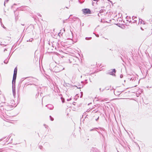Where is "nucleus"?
I'll list each match as a JSON object with an SVG mask.
<instances>
[{
	"mask_svg": "<svg viewBox=\"0 0 152 152\" xmlns=\"http://www.w3.org/2000/svg\"><path fill=\"white\" fill-rule=\"evenodd\" d=\"M17 68L16 67L14 69V74L12 80V93L14 96H15L16 94L15 89V80L17 77Z\"/></svg>",
	"mask_w": 152,
	"mask_h": 152,
	"instance_id": "obj_1",
	"label": "nucleus"
},
{
	"mask_svg": "<svg viewBox=\"0 0 152 152\" xmlns=\"http://www.w3.org/2000/svg\"><path fill=\"white\" fill-rule=\"evenodd\" d=\"M1 105L0 110L3 109V110L4 109L5 110L9 111L12 110V106H13V103L11 104L10 103H6L5 102H2Z\"/></svg>",
	"mask_w": 152,
	"mask_h": 152,
	"instance_id": "obj_2",
	"label": "nucleus"
},
{
	"mask_svg": "<svg viewBox=\"0 0 152 152\" xmlns=\"http://www.w3.org/2000/svg\"><path fill=\"white\" fill-rule=\"evenodd\" d=\"M64 69L62 66L60 65H58L57 66H56L54 68L55 72H59Z\"/></svg>",
	"mask_w": 152,
	"mask_h": 152,
	"instance_id": "obj_3",
	"label": "nucleus"
},
{
	"mask_svg": "<svg viewBox=\"0 0 152 152\" xmlns=\"http://www.w3.org/2000/svg\"><path fill=\"white\" fill-rule=\"evenodd\" d=\"M116 70L115 69H111L110 70L108 71V72H107V74H110V75L113 76H115V73H116Z\"/></svg>",
	"mask_w": 152,
	"mask_h": 152,
	"instance_id": "obj_4",
	"label": "nucleus"
},
{
	"mask_svg": "<svg viewBox=\"0 0 152 152\" xmlns=\"http://www.w3.org/2000/svg\"><path fill=\"white\" fill-rule=\"evenodd\" d=\"M82 10L83 12V13L85 15L87 14H90L91 13V12L90 10L89 9L86 8L83 9Z\"/></svg>",
	"mask_w": 152,
	"mask_h": 152,
	"instance_id": "obj_5",
	"label": "nucleus"
},
{
	"mask_svg": "<svg viewBox=\"0 0 152 152\" xmlns=\"http://www.w3.org/2000/svg\"><path fill=\"white\" fill-rule=\"evenodd\" d=\"M99 129L101 131H105V129L103 128L99 127V128H94L93 129H91L90 130V131H95L97 132L98 131L96 129Z\"/></svg>",
	"mask_w": 152,
	"mask_h": 152,
	"instance_id": "obj_6",
	"label": "nucleus"
},
{
	"mask_svg": "<svg viewBox=\"0 0 152 152\" xmlns=\"http://www.w3.org/2000/svg\"><path fill=\"white\" fill-rule=\"evenodd\" d=\"M50 110H52L53 108V106L51 104H49L46 106Z\"/></svg>",
	"mask_w": 152,
	"mask_h": 152,
	"instance_id": "obj_7",
	"label": "nucleus"
},
{
	"mask_svg": "<svg viewBox=\"0 0 152 152\" xmlns=\"http://www.w3.org/2000/svg\"><path fill=\"white\" fill-rule=\"evenodd\" d=\"M97 132L100 134V137H101V136H102L103 137L104 139V136L103 134V133L100 132H99V131H97Z\"/></svg>",
	"mask_w": 152,
	"mask_h": 152,
	"instance_id": "obj_8",
	"label": "nucleus"
},
{
	"mask_svg": "<svg viewBox=\"0 0 152 152\" xmlns=\"http://www.w3.org/2000/svg\"><path fill=\"white\" fill-rule=\"evenodd\" d=\"M27 78V77L23 78H22V79H23L22 81H23L24 79H25ZM28 78H29V79H28V80H32V79L33 78V77H28Z\"/></svg>",
	"mask_w": 152,
	"mask_h": 152,
	"instance_id": "obj_9",
	"label": "nucleus"
},
{
	"mask_svg": "<svg viewBox=\"0 0 152 152\" xmlns=\"http://www.w3.org/2000/svg\"><path fill=\"white\" fill-rule=\"evenodd\" d=\"M10 58V57H9V58H7V59H6L4 61V63L6 64H7L8 63L9 60Z\"/></svg>",
	"mask_w": 152,
	"mask_h": 152,
	"instance_id": "obj_10",
	"label": "nucleus"
},
{
	"mask_svg": "<svg viewBox=\"0 0 152 152\" xmlns=\"http://www.w3.org/2000/svg\"><path fill=\"white\" fill-rule=\"evenodd\" d=\"M129 79H130V80L134 81L136 80V78H135V77H132L131 78H129Z\"/></svg>",
	"mask_w": 152,
	"mask_h": 152,
	"instance_id": "obj_11",
	"label": "nucleus"
},
{
	"mask_svg": "<svg viewBox=\"0 0 152 152\" xmlns=\"http://www.w3.org/2000/svg\"><path fill=\"white\" fill-rule=\"evenodd\" d=\"M92 37H86L85 38V39L87 40H90L91 39Z\"/></svg>",
	"mask_w": 152,
	"mask_h": 152,
	"instance_id": "obj_12",
	"label": "nucleus"
},
{
	"mask_svg": "<svg viewBox=\"0 0 152 152\" xmlns=\"http://www.w3.org/2000/svg\"><path fill=\"white\" fill-rule=\"evenodd\" d=\"M104 12V10L102 9H101L99 11V13H103Z\"/></svg>",
	"mask_w": 152,
	"mask_h": 152,
	"instance_id": "obj_13",
	"label": "nucleus"
},
{
	"mask_svg": "<svg viewBox=\"0 0 152 152\" xmlns=\"http://www.w3.org/2000/svg\"><path fill=\"white\" fill-rule=\"evenodd\" d=\"M50 119L51 121H53L54 118L53 117H52L51 116H50Z\"/></svg>",
	"mask_w": 152,
	"mask_h": 152,
	"instance_id": "obj_14",
	"label": "nucleus"
},
{
	"mask_svg": "<svg viewBox=\"0 0 152 152\" xmlns=\"http://www.w3.org/2000/svg\"><path fill=\"white\" fill-rule=\"evenodd\" d=\"M74 19H78V20L80 21V20L78 17H75L74 18Z\"/></svg>",
	"mask_w": 152,
	"mask_h": 152,
	"instance_id": "obj_15",
	"label": "nucleus"
},
{
	"mask_svg": "<svg viewBox=\"0 0 152 152\" xmlns=\"http://www.w3.org/2000/svg\"><path fill=\"white\" fill-rule=\"evenodd\" d=\"M0 45H4L5 46H6V45H5V44L2 43V42H1V44H0Z\"/></svg>",
	"mask_w": 152,
	"mask_h": 152,
	"instance_id": "obj_16",
	"label": "nucleus"
},
{
	"mask_svg": "<svg viewBox=\"0 0 152 152\" xmlns=\"http://www.w3.org/2000/svg\"><path fill=\"white\" fill-rule=\"evenodd\" d=\"M93 34H94L95 35V36H96L97 37H99V34H94V33H93Z\"/></svg>",
	"mask_w": 152,
	"mask_h": 152,
	"instance_id": "obj_17",
	"label": "nucleus"
},
{
	"mask_svg": "<svg viewBox=\"0 0 152 152\" xmlns=\"http://www.w3.org/2000/svg\"><path fill=\"white\" fill-rule=\"evenodd\" d=\"M140 20H141V21H140L141 23H142V20L141 19H139V22L140 21Z\"/></svg>",
	"mask_w": 152,
	"mask_h": 152,
	"instance_id": "obj_18",
	"label": "nucleus"
},
{
	"mask_svg": "<svg viewBox=\"0 0 152 152\" xmlns=\"http://www.w3.org/2000/svg\"><path fill=\"white\" fill-rule=\"evenodd\" d=\"M80 93H81V96H80V98H81V97H82V96H83V92H80Z\"/></svg>",
	"mask_w": 152,
	"mask_h": 152,
	"instance_id": "obj_19",
	"label": "nucleus"
},
{
	"mask_svg": "<svg viewBox=\"0 0 152 152\" xmlns=\"http://www.w3.org/2000/svg\"><path fill=\"white\" fill-rule=\"evenodd\" d=\"M137 18L136 17L132 16V20H134L135 19V18Z\"/></svg>",
	"mask_w": 152,
	"mask_h": 152,
	"instance_id": "obj_20",
	"label": "nucleus"
},
{
	"mask_svg": "<svg viewBox=\"0 0 152 152\" xmlns=\"http://www.w3.org/2000/svg\"><path fill=\"white\" fill-rule=\"evenodd\" d=\"M123 77V75L122 74L121 75H120V77L121 78H122Z\"/></svg>",
	"mask_w": 152,
	"mask_h": 152,
	"instance_id": "obj_21",
	"label": "nucleus"
},
{
	"mask_svg": "<svg viewBox=\"0 0 152 152\" xmlns=\"http://www.w3.org/2000/svg\"><path fill=\"white\" fill-rule=\"evenodd\" d=\"M37 15L40 17H41V15L40 14H39V13H38L37 14Z\"/></svg>",
	"mask_w": 152,
	"mask_h": 152,
	"instance_id": "obj_22",
	"label": "nucleus"
},
{
	"mask_svg": "<svg viewBox=\"0 0 152 152\" xmlns=\"http://www.w3.org/2000/svg\"><path fill=\"white\" fill-rule=\"evenodd\" d=\"M90 110H91V109H88V110H87L86 112H90Z\"/></svg>",
	"mask_w": 152,
	"mask_h": 152,
	"instance_id": "obj_23",
	"label": "nucleus"
},
{
	"mask_svg": "<svg viewBox=\"0 0 152 152\" xmlns=\"http://www.w3.org/2000/svg\"><path fill=\"white\" fill-rule=\"evenodd\" d=\"M99 117H98V118L97 119H96V121H98V120L99 119Z\"/></svg>",
	"mask_w": 152,
	"mask_h": 152,
	"instance_id": "obj_24",
	"label": "nucleus"
},
{
	"mask_svg": "<svg viewBox=\"0 0 152 152\" xmlns=\"http://www.w3.org/2000/svg\"><path fill=\"white\" fill-rule=\"evenodd\" d=\"M32 39H29V41H30V42L32 41Z\"/></svg>",
	"mask_w": 152,
	"mask_h": 152,
	"instance_id": "obj_25",
	"label": "nucleus"
},
{
	"mask_svg": "<svg viewBox=\"0 0 152 152\" xmlns=\"http://www.w3.org/2000/svg\"><path fill=\"white\" fill-rule=\"evenodd\" d=\"M108 1H110L111 3H112V2L110 1V0H107Z\"/></svg>",
	"mask_w": 152,
	"mask_h": 152,
	"instance_id": "obj_26",
	"label": "nucleus"
},
{
	"mask_svg": "<svg viewBox=\"0 0 152 152\" xmlns=\"http://www.w3.org/2000/svg\"><path fill=\"white\" fill-rule=\"evenodd\" d=\"M6 50H7V49H5L4 50V51L5 52Z\"/></svg>",
	"mask_w": 152,
	"mask_h": 152,
	"instance_id": "obj_27",
	"label": "nucleus"
},
{
	"mask_svg": "<svg viewBox=\"0 0 152 152\" xmlns=\"http://www.w3.org/2000/svg\"><path fill=\"white\" fill-rule=\"evenodd\" d=\"M71 99H67V101H70Z\"/></svg>",
	"mask_w": 152,
	"mask_h": 152,
	"instance_id": "obj_28",
	"label": "nucleus"
},
{
	"mask_svg": "<svg viewBox=\"0 0 152 152\" xmlns=\"http://www.w3.org/2000/svg\"><path fill=\"white\" fill-rule=\"evenodd\" d=\"M136 22V20H134V22H133V23H135V22Z\"/></svg>",
	"mask_w": 152,
	"mask_h": 152,
	"instance_id": "obj_29",
	"label": "nucleus"
},
{
	"mask_svg": "<svg viewBox=\"0 0 152 152\" xmlns=\"http://www.w3.org/2000/svg\"><path fill=\"white\" fill-rule=\"evenodd\" d=\"M105 89V88L102 89V90H101V91H102V92Z\"/></svg>",
	"mask_w": 152,
	"mask_h": 152,
	"instance_id": "obj_30",
	"label": "nucleus"
},
{
	"mask_svg": "<svg viewBox=\"0 0 152 152\" xmlns=\"http://www.w3.org/2000/svg\"><path fill=\"white\" fill-rule=\"evenodd\" d=\"M147 88H151V87H149V86H147Z\"/></svg>",
	"mask_w": 152,
	"mask_h": 152,
	"instance_id": "obj_31",
	"label": "nucleus"
},
{
	"mask_svg": "<svg viewBox=\"0 0 152 152\" xmlns=\"http://www.w3.org/2000/svg\"><path fill=\"white\" fill-rule=\"evenodd\" d=\"M65 20H64L63 21V23H65Z\"/></svg>",
	"mask_w": 152,
	"mask_h": 152,
	"instance_id": "obj_32",
	"label": "nucleus"
},
{
	"mask_svg": "<svg viewBox=\"0 0 152 152\" xmlns=\"http://www.w3.org/2000/svg\"><path fill=\"white\" fill-rule=\"evenodd\" d=\"M99 90L100 91V92H101V88H100L99 89Z\"/></svg>",
	"mask_w": 152,
	"mask_h": 152,
	"instance_id": "obj_33",
	"label": "nucleus"
},
{
	"mask_svg": "<svg viewBox=\"0 0 152 152\" xmlns=\"http://www.w3.org/2000/svg\"><path fill=\"white\" fill-rule=\"evenodd\" d=\"M5 2H6V1H5L4 3V6H5Z\"/></svg>",
	"mask_w": 152,
	"mask_h": 152,
	"instance_id": "obj_34",
	"label": "nucleus"
},
{
	"mask_svg": "<svg viewBox=\"0 0 152 152\" xmlns=\"http://www.w3.org/2000/svg\"><path fill=\"white\" fill-rule=\"evenodd\" d=\"M3 139H1L0 140V141H1L3 140Z\"/></svg>",
	"mask_w": 152,
	"mask_h": 152,
	"instance_id": "obj_35",
	"label": "nucleus"
},
{
	"mask_svg": "<svg viewBox=\"0 0 152 152\" xmlns=\"http://www.w3.org/2000/svg\"><path fill=\"white\" fill-rule=\"evenodd\" d=\"M72 15H70V16L69 17V18H68V19L70 17V16H71Z\"/></svg>",
	"mask_w": 152,
	"mask_h": 152,
	"instance_id": "obj_36",
	"label": "nucleus"
},
{
	"mask_svg": "<svg viewBox=\"0 0 152 152\" xmlns=\"http://www.w3.org/2000/svg\"><path fill=\"white\" fill-rule=\"evenodd\" d=\"M62 102L63 103H64V101L62 100Z\"/></svg>",
	"mask_w": 152,
	"mask_h": 152,
	"instance_id": "obj_37",
	"label": "nucleus"
},
{
	"mask_svg": "<svg viewBox=\"0 0 152 152\" xmlns=\"http://www.w3.org/2000/svg\"><path fill=\"white\" fill-rule=\"evenodd\" d=\"M61 33L60 32L58 34V35L59 36V34H60Z\"/></svg>",
	"mask_w": 152,
	"mask_h": 152,
	"instance_id": "obj_38",
	"label": "nucleus"
},
{
	"mask_svg": "<svg viewBox=\"0 0 152 152\" xmlns=\"http://www.w3.org/2000/svg\"><path fill=\"white\" fill-rule=\"evenodd\" d=\"M121 59H122V60H122V57H121Z\"/></svg>",
	"mask_w": 152,
	"mask_h": 152,
	"instance_id": "obj_39",
	"label": "nucleus"
},
{
	"mask_svg": "<svg viewBox=\"0 0 152 152\" xmlns=\"http://www.w3.org/2000/svg\"><path fill=\"white\" fill-rule=\"evenodd\" d=\"M21 25H22V26H24V24H21Z\"/></svg>",
	"mask_w": 152,
	"mask_h": 152,
	"instance_id": "obj_40",
	"label": "nucleus"
},
{
	"mask_svg": "<svg viewBox=\"0 0 152 152\" xmlns=\"http://www.w3.org/2000/svg\"><path fill=\"white\" fill-rule=\"evenodd\" d=\"M98 16H99V17L100 16H99V13L98 14Z\"/></svg>",
	"mask_w": 152,
	"mask_h": 152,
	"instance_id": "obj_41",
	"label": "nucleus"
},
{
	"mask_svg": "<svg viewBox=\"0 0 152 152\" xmlns=\"http://www.w3.org/2000/svg\"><path fill=\"white\" fill-rule=\"evenodd\" d=\"M9 0H7L6 1L7 2Z\"/></svg>",
	"mask_w": 152,
	"mask_h": 152,
	"instance_id": "obj_42",
	"label": "nucleus"
},
{
	"mask_svg": "<svg viewBox=\"0 0 152 152\" xmlns=\"http://www.w3.org/2000/svg\"><path fill=\"white\" fill-rule=\"evenodd\" d=\"M120 94H118V93H117V95H119Z\"/></svg>",
	"mask_w": 152,
	"mask_h": 152,
	"instance_id": "obj_43",
	"label": "nucleus"
},
{
	"mask_svg": "<svg viewBox=\"0 0 152 152\" xmlns=\"http://www.w3.org/2000/svg\"><path fill=\"white\" fill-rule=\"evenodd\" d=\"M120 94H118V93H117V95H119Z\"/></svg>",
	"mask_w": 152,
	"mask_h": 152,
	"instance_id": "obj_44",
	"label": "nucleus"
},
{
	"mask_svg": "<svg viewBox=\"0 0 152 152\" xmlns=\"http://www.w3.org/2000/svg\"><path fill=\"white\" fill-rule=\"evenodd\" d=\"M66 7V8H68V7Z\"/></svg>",
	"mask_w": 152,
	"mask_h": 152,
	"instance_id": "obj_45",
	"label": "nucleus"
},
{
	"mask_svg": "<svg viewBox=\"0 0 152 152\" xmlns=\"http://www.w3.org/2000/svg\"><path fill=\"white\" fill-rule=\"evenodd\" d=\"M15 4H14V5H15Z\"/></svg>",
	"mask_w": 152,
	"mask_h": 152,
	"instance_id": "obj_46",
	"label": "nucleus"
},
{
	"mask_svg": "<svg viewBox=\"0 0 152 152\" xmlns=\"http://www.w3.org/2000/svg\"><path fill=\"white\" fill-rule=\"evenodd\" d=\"M83 25H84V23H83Z\"/></svg>",
	"mask_w": 152,
	"mask_h": 152,
	"instance_id": "obj_47",
	"label": "nucleus"
},
{
	"mask_svg": "<svg viewBox=\"0 0 152 152\" xmlns=\"http://www.w3.org/2000/svg\"><path fill=\"white\" fill-rule=\"evenodd\" d=\"M12 102H14V101H12Z\"/></svg>",
	"mask_w": 152,
	"mask_h": 152,
	"instance_id": "obj_48",
	"label": "nucleus"
},
{
	"mask_svg": "<svg viewBox=\"0 0 152 152\" xmlns=\"http://www.w3.org/2000/svg\"><path fill=\"white\" fill-rule=\"evenodd\" d=\"M1 20V18H0V20Z\"/></svg>",
	"mask_w": 152,
	"mask_h": 152,
	"instance_id": "obj_49",
	"label": "nucleus"
},
{
	"mask_svg": "<svg viewBox=\"0 0 152 152\" xmlns=\"http://www.w3.org/2000/svg\"><path fill=\"white\" fill-rule=\"evenodd\" d=\"M91 152H92V151H91Z\"/></svg>",
	"mask_w": 152,
	"mask_h": 152,
	"instance_id": "obj_50",
	"label": "nucleus"
}]
</instances>
